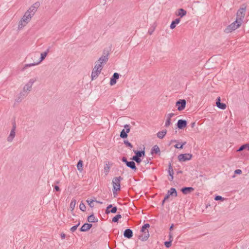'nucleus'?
<instances>
[{"label":"nucleus","mask_w":249,"mask_h":249,"mask_svg":"<svg viewBox=\"0 0 249 249\" xmlns=\"http://www.w3.org/2000/svg\"><path fill=\"white\" fill-rule=\"evenodd\" d=\"M100 73L101 71L93 68L91 75L92 80L96 79Z\"/></svg>","instance_id":"412c9836"},{"label":"nucleus","mask_w":249,"mask_h":249,"mask_svg":"<svg viewBox=\"0 0 249 249\" xmlns=\"http://www.w3.org/2000/svg\"><path fill=\"white\" fill-rule=\"evenodd\" d=\"M92 226L91 224L85 223L81 227L80 231H86L89 230Z\"/></svg>","instance_id":"f3484780"},{"label":"nucleus","mask_w":249,"mask_h":249,"mask_svg":"<svg viewBox=\"0 0 249 249\" xmlns=\"http://www.w3.org/2000/svg\"><path fill=\"white\" fill-rule=\"evenodd\" d=\"M220 97H219L216 99V106L220 109H225L226 108L225 104L220 102Z\"/></svg>","instance_id":"2eb2a0df"},{"label":"nucleus","mask_w":249,"mask_h":249,"mask_svg":"<svg viewBox=\"0 0 249 249\" xmlns=\"http://www.w3.org/2000/svg\"><path fill=\"white\" fill-rule=\"evenodd\" d=\"M186 102L185 99H179L177 101L176 106L178 107V110L181 111L184 109L186 107Z\"/></svg>","instance_id":"9d476101"},{"label":"nucleus","mask_w":249,"mask_h":249,"mask_svg":"<svg viewBox=\"0 0 249 249\" xmlns=\"http://www.w3.org/2000/svg\"><path fill=\"white\" fill-rule=\"evenodd\" d=\"M111 208H112V205L111 204H110L109 205L107 208V209L106 210V213H109V209Z\"/></svg>","instance_id":"a18cd8bd"},{"label":"nucleus","mask_w":249,"mask_h":249,"mask_svg":"<svg viewBox=\"0 0 249 249\" xmlns=\"http://www.w3.org/2000/svg\"><path fill=\"white\" fill-rule=\"evenodd\" d=\"M132 159L138 163H140L142 161V160L140 158H138L136 157L133 156Z\"/></svg>","instance_id":"58836bf2"},{"label":"nucleus","mask_w":249,"mask_h":249,"mask_svg":"<svg viewBox=\"0 0 249 249\" xmlns=\"http://www.w3.org/2000/svg\"><path fill=\"white\" fill-rule=\"evenodd\" d=\"M87 220L90 223L97 222L98 221V219L95 218L93 214L88 216Z\"/></svg>","instance_id":"b1692460"},{"label":"nucleus","mask_w":249,"mask_h":249,"mask_svg":"<svg viewBox=\"0 0 249 249\" xmlns=\"http://www.w3.org/2000/svg\"><path fill=\"white\" fill-rule=\"evenodd\" d=\"M149 227L150 225L148 223L144 224V225L142 227L141 231L142 232L143 234H142V235L139 236V239H140L142 241H146L149 237L148 230H147V228Z\"/></svg>","instance_id":"7ed1b4c3"},{"label":"nucleus","mask_w":249,"mask_h":249,"mask_svg":"<svg viewBox=\"0 0 249 249\" xmlns=\"http://www.w3.org/2000/svg\"><path fill=\"white\" fill-rule=\"evenodd\" d=\"M122 160L123 162H124L125 164H126V163L128 161H127L126 158H125L124 157H123L122 158Z\"/></svg>","instance_id":"603ef678"},{"label":"nucleus","mask_w":249,"mask_h":249,"mask_svg":"<svg viewBox=\"0 0 249 249\" xmlns=\"http://www.w3.org/2000/svg\"><path fill=\"white\" fill-rule=\"evenodd\" d=\"M192 158V155L189 153L181 154L178 156V160L180 162H183L190 160Z\"/></svg>","instance_id":"1a4fd4ad"},{"label":"nucleus","mask_w":249,"mask_h":249,"mask_svg":"<svg viewBox=\"0 0 249 249\" xmlns=\"http://www.w3.org/2000/svg\"><path fill=\"white\" fill-rule=\"evenodd\" d=\"M117 208L116 206L115 207H113L112 208V209L111 210H109V213H116V212H117Z\"/></svg>","instance_id":"79ce46f5"},{"label":"nucleus","mask_w":249,"mask_h":249,"mask_svg":"<svg viewBox=\"0 0 249 249\" xmlns=\"http://www.w3.org/2000/svg\"><path fill=\"white\" fill-rule=\"evenodd\" d=\"M36 81V79H31L29 80V81L28 82V84L31 85L33 86L34 82Z\"/></svg>","instance_id":"49530a36"},{"label":"nucleus","mask_w":249,"mask_h":249,"mask_svg":"<svg viewBox=\"0 0 249 249\" xmlns=\"http://www.w3.org/2000/svg\"><path fill=\"white\" fill-rule=\"evenodd\" d=\"M146 161H147V163H149V160H146Z\"/></svg>","instance_id":"0e129e2a"},{"label":"nucleus","mask_w":249,"mask_h":249,"mask_svg":"<svg viewBox=\"0 0 249 249\" xmlns=\"http://www.w3.org/2000/svg\"><path fill=\"white\" fill-rule=\"evenodd\" d=\"M49 51H50V49L48 48L45 52L41 53L39 60L37 62H34L33 63L26 64L24 67V68L30 67L32 66H34L37 65L39 64V63H40L45 58L47 55L49 53Z\"/></svg>","instance_id":"39448f33"},{"label":"nucleus","mask_w":249,"mask_h":249,"mask_svg":"<svg viewBox=\"0 0 249 249\" xmlns=\"http://www.w3.org/2000/svg\"><path fill=\"white\" fill-rule=\"evenodd\" d=\"M186 15V11L183 9L180 8L178 10V13L177 14V15L178 16H180V18L183 17L185 15Z\"/></svg>","instance_id":"393cba45"},{"label":"nucleus","mask_w":249,"mask_h":249,"mask_svg":"<svg viewBox=\"0 0 249 249\" xmlns=\"http://www.w3.org/2000/svg\"><path fill=\"white\" fill-rule=\"evenodd\" d=\"M104 169H105V171L106 172V174H107L108 173V172H109V166L107 164H106V166L104 167Z\"/></svg>","instance_id":"c03bdc74"},{"label":"nucleus","mask_w":249,"mask_h":249,"mask_svg":"<svg viewBox=\"0 0 249 249\" xmlns=\"http://www.w3.org/2000/svg\"><path fill=\"white\" fill-rule=\"evenodd\" d=\"M246 6L242 5V6L237 11L236 13V19L240 21L241 23L243 21L246 14Z\"/></svg>","instance_id":"423d86ee"},{"label":"nucleus","mask_w":249,"mask_h":249,"mask_svg":"<svg viewBox=\"0 0 249 249\" xmlns=\"http://www.w3.org/2000/svg\"><path fill=\"white\" fill-rule=\"evenodd\" d=\"M247 149L248 150H249V144L247 143L245 144H243L241 145L239 149H238V151H243L244 149Z\"/></svg>","instance_id":"bb28decb"},{"label":"nucleus","mask_w":249,"mask_h":249,"mask_svg":"<svg viewBox=\"0 0 249 249\" xmlns=\"http://www.w3.org/2000/svg\"><path fill=\"white\" fill-rule=\"evenodd\" d=\"M119 78V74L117 72L114 73L112 77L110 78V85L111 86L115 85L116 83L117 80H118Z\"/></svg>","instance_id":"9b49d317"},{"label":"nucleus","mask_w":249,"mask_h":249,"mask_svg":"<svg viewBox=\"0 0 249 249\" xmlns=\"http://www.w3.org/2000/svg\"><path fill=\"white\" fill-rule=\"evenodd\" d=\"M133 152L135 154V155L134 156V157H136L138 158H140L141 157H143L145 155V151L144 149L142 151L133 150Z\"/></svg>","instance_id":"a211bd4d"},{"label":"nucleus","mask_w":249,"mask_h":249,"mask_svg":"<svg viewBox=\"0 0 249 249\" xmlns=\"http://www.w3.org/2000/svg\"><path fill=\"white\" fill-rule=\"evenodd\" d=\"M174 115H175V114H174V113H169V114H168L167 118H169V119H171V118H172V117H173Z\"/></svg>","instance_id":"8fccbe9b"},{"label":"nucleus","mask_w":249,"mask_h":249,"mask_svg":"<svg viewBox=\"0 0 249 249\" xmlns=\"http://www.w3.org/2000/svg\"><path fill=\"white\" fill-rule=\"evenodd\" d=\"M154 28H153V29H150L149 30V31H148V34L149 35H152L153 32H154Z\"/></svg>","instance_id":"864d4df0"},{"label":"nucleus","mask_w":249,"mask_h":249,"mask_svg":"<svg viewBox=\"0 0 249 249\" xmlns=\"http://www.w3.org/2000/svg\"><path fill=\"white\" fill-rule=\"evenodd\" d=\"M54 189L56 192H59L60 191L59 187L57 185L54 186Z\"/></svg>","instance_id":"3c124183"},{"label":"nucleus","mask_w":249,"mask_h":249,"mask_svg":"<svg viewBox=\"0 0 249 249\" xmlns=\"http://www.w3.org/2000/svg\"><path fill=\"white\" fill-rule=\"evenodd\" d=\"M224 199V198L222 197L221 196H216L215 198V200H223Z\"/></svg>","instance_id":"37998d69"},{"label":"nucleus","mask_w":249,"mask_h":249,"mask_svg":"<svg viewBox=\"0 0 249 249\" xmlns=\"http://www.w3.org/2000/svg\"><path fill=\"white\" fill-rule=\"evenodd\" d=\"M61 237L62 239H64L66 237V235L64 233L61 234Z\"/></svg>","instance_id":"4d7b16f0"},{"label":"nucleus","mask_w":249,"mask_h":249,"mask_svg":"<svg viewBox=\"0 0 249 249\" xmlns=\"http://www.w3.org/2000/svg\"><path fill=\"white\" fill-rule=\"evenodd\" d=\"M177 127L179 129H183L187 125V121L185 120L180 119L178 120L177 124Z\"/></svg>","instance_id":"f8f14e48"},{"label":"nucleus","mask_w":249,"mask_h":249,"mask_svg":"<svg viewBox=\"0 0 249 249\" xmlns=\"http://www.w3.org/2000/svg\"><path fill=\"white\" fill-rule=\"evenodd\" d=\"M123 178L121 177H115L113 178L112 184H113V194L114 196L115 197L117 195V192L120 190L121 188V181L123 180Z\"/></svg>","instance_id":"f03ea898"},{"label":"nucleus","mask_w":249,"mask_h":249,"mask_svg":"<svg viewBox=\"0 0 249 249\" xmlns=\"http://www.w3.org/2000/svg\"><path fill=\"white\" fill-rule=\"evenodd\" d=\"M195 125V122L192 123L191 124V127H194Z\"/></svg>","instance_id":"bf43d9fd"},{"label":"nucleus","mask_w":249,"mask_h":249,"mask_svg":"<svg viewBox=\"0 0 249 249\" xmlns=\"http://www.w3.org/2000/svg\"><path fill=\"white\" fill-rule=\"evenodd\" d=\"M171 124V119H169V118H167V119H166V122H165V127H168V126H169Z\"/></svg>","instance_id":"ea45409f"},{"label":"nucleus","mask_w":249,"mask_h":249,"mask_svg":"<svg viewBox=\"0 0 249 249\" xmlns=\"http://www.w3.org/2000/svg\"><path fill=\"white\" fill-rule=\"evenodd\" d=\"M102 68H103V67L102 66V64L98 63V62L97 61L94 66V69L98 70V71H101Z\"/></svg>","instance_id":"c85d7f7f"},{"label":"nucleus","mask_w":249,"mask_h":249,"mask_svg":"<svg viewBox=\"0 0 249 249\" xmlns=\"http://www.w3.org/2000/svg\"><path fill=\"white\" fill-rule=\"evenodd\" d=\"M172 242V239L168 241H165L164 242V245H165V247L168 248H170L171 246Z\"/></svg>","instance_id":"72a5a7b5"},{"label":"nucleus","mask_w":249,"mask_h":249,"mask_svg":"<svg viewBox=\"0 0 249 249\" xmlns=\"http://www.w3.org/2000/svg\"><path fill=\"white\" fill-rule=\"evenodd\" d=\"M122 217V216L121 214H117L116 215V216H115L113 218H112V222H117L118 220L119 219H120Z\"/></svg>","instance_id":"2f4dec72"},{"label":"nucleus","mask_w":249,"mask_h":249,"mask_svg":"<svg viewBox=\"0 0 249 249\" xmlns=\"http://www.w3.org/2000/svg\"><path fill=\"white\" fill-rule=\"evenodd\" d=\"M77 169L81 172L83 170V161L81 160H79L77 164Z\"/></svg>","instance_id":"cd10ccee"},{"label":"nucleus","mask_w":249,"mask_h":249,"mask_svg":"<svg viewBox=\"0 0 249 249\" xmlns=\"http://www.w3.org/2000/svg\"><path fill=\"white\" fill-rule=\"evenodd\" d=\"M240 21L236 20L229 25L224 30V32L226 33H229L233 31H234L236 29L238 28L241 25Z\"/></svg>","instance_id":"20e7f679"},{"label":"nucleus","mask_w":249,"mask_h":249,"mask_svg":"<svg viewBox=\"0 0 249 249\" xmlns=\"http://www.w3.org/2000/svg\"><path fill=\"white\" fill-rule=\"evenodd\" d=\"M16 124L15 122L12 123V128L10 131V133L8 137H7V140L9 142H12L15 137L16 135Z\"/></svg>","instance_id":"6e6552de"},{"label":"nucleus","mask_w":249,"mask_h":249,"mask_svg":"<svg viewBox=\"0 0 249 249\" xmlns=\"http://www.w3.org/2000/svg\"><path fill=\"white\" fill-rule=\"evenodd\" d=\"M177 142V140H172L171 141V143L172 142Z\"/></svg>","instance_id":"052dcab7"},{"label":"nucleus","mask_w":249,"mask_h":249,"mask_svg":"<svg viewBox=\"0 0 249 249\" xmlns=\"http://www.w3.org/2000/svg\"><path fill=\"white\" fill-rule=\"evenodd\" d=\"M126 165L127 167H129L130 168H131L133 170H134L135 171H136L137 169L136 166V164L135 162L133 161H128L126 163Z\"/></svg>","instance_id":"aec40b11"},{"label":"nucleus","mask_w":249,"mask_h":249,"mask_svg":"<svg viewBox=\"0 0 249 249\" xmlns=\"http://www.w3.org/2000/svg\"><path fill=\"white\" fill-rule=\"evenodd\" d=\"M94 201V200H93L92 199H88L87 200V202L88 203L89 206L91 208H93L94 207V204H93Z\"/></svg>","instance_id":"c9c22d12"},{"label":"nucleus","mask_w":249,"mask_h":249,"mask_svg":"<svg viewBox=\"0 0 249 249\" xmlns=\"http://www.w3.org/2000/svg\"><path fill=\"white\" fill-rule=\"evenodd\" d=\"M194 189L191 187H184L181 188V191L184 195H187L193 192Z\"/></svg>","instance_id":"4468645a"},{"label":"nucleus","mask_w":249,"mask_h":249,"mask_svg":"<svg viewBox=\"0 0 249 249\" xmlns=\"http://www.w3.org/2000/svg\"><path fill=\"white\" fill-rule=\"evenodd\" d=\"M173 227H174V224H172V225L170 226V229H169L170 231H172V230H173Z\"/></svg>","instance_id":"13d9d810"},{"label":"nucleus","mask_w":249,"mask_h":249,"mask_svg":"<svg viewBox=\"0 0 249 249\" xmlns=\"http://www.w3.org/2000/svg\"><path fill=\"white\" fill-rule=\"evenodd\" d=\"M108 51L104 50L103 51V54L101 57L99 58V59L98 60V63H100L102 65L106 64L108 60Z\"/></svg>","instance_id":"0eeeda50"},{"label":"nucleus","mask_w":249,"mask_h":249,"mask_svg":"<svg viewBox=\"0 0 249 249\" xmlns=\"http://www.w3.org/2000/svg\"><path fill=\"white\" fill-rule=\"evenodd\" d=\"M167 194L169 196H174L175 197L177 196V192L175 188H171L167 192Z\"/></svg>","instance_id":"4be33fe9"},{"label":"nucleus","mask_w":249,"mask_h":249,"mask_svg":"<svg viewBox=\"0 0 249 249\" xmlns=\"http://www.w3.org/2000/svg\"><path fill=\"white\" fill-rule=\"evenodd\" d=\"M124 127L126 129V133H129L130 131L129 125L126 124V125H124Z\"/></svg>","instance_id":"de8ad7c7"},{"label":"nucleus","mask_w":249,"mask_h":249,"mask_svg":"<svg viewBox=\"0 0 249 249\" xmlns=\"http://www.w3.org/2000/svg\"><path fill=\"white\" fill-rule=\"evenodd\" d=\"M76 204V201L75 200H72L70 205V207L72 210H73Z\"/></svg>","instance_id":"f704fd0d"},{"label":"nucleus","mask_w":249,"mask_h":249,"mask_svg":"<svg viewBox=\"0 0 249 249\" xmlns=\"http://www.w3.org/2000/svg\"><path fill=\"white\" fill-rule=\"evenodd\" d=\"M166 200H164V199H163V200H162V205H163L164 203H165Z\"/></svg>","instance_id":"680f3d73"},{"label":"nucleus","mask_w":249,"mask_h":249,"mask_svg":"<svg viewBox=\"0 0 249 249\" xmlns=\"http://www.w3.org/2000/svg\"><path fill=\"white\" fill-rule=\"evenodd\" d=\"M79 209L83 212L85 211L86 207L85 204L83 203H81L79 205Z\"/></svg>","instance_id":"e433bc0d"},{"label":"nucleus","mask_w":249,"mask_h":249,"mask_svg":"<svg viewBox=\"0 0 249 249\" xmlns=\"http://www.w3.org/2000/svg\"><path fill=\"white\" fill-rule=\"evenodd\" d=\"M79 225H80V222H79L78 223L77 225L72 226L71 228V232L75 231H76V230L77 229V227L79 226Z\"/></svg>","instance_id":"4c0bfd02"},{"label":"nucleus","mask_w":249,"mask_h":249,"mask_svg":"<svg viewBox=\"0 0 249 249\" xmlns=\"http://www.w3.org/2000/svg\"><path fill=\"white\" fill-rule=\"evenodd\" d=\"M186 142H183L181 145H179V144H176L174 145V147L178 149H182L183 145H184L186 144Z\"/></svg>","instance_id":"473e14b6"},{"label":"nucleus","mask_w":249,"mask_h":249,"mask_svg":"<svg viewBox=\"0 0 249 249\" xmlns=\"http://www.w3.org/2000/svg\"><path fill=\"white\" fill-rule=\"evenodd\" d=\"M151 153L153 155L154 154L160 155V148L157 145H154L151 150Z\"/></svg>","instance_id":"6ab92c4d"},{"label":"nucleus","mask_w":249,"mask_h":249,"mask_svg":"<svg viewBox=\"0 0 249 249\" xmlns=\"http://www.w3.org/2000/svg\"><path fill=\"white\" fill-rule=\"evenodd\" d=\"M32 86L28 83L26 84V85L24 86L23 89L24 91H30L32 89Z\"/></svg>","instance_id":"c756f323"},{"label":"nucleus","mask_w":249,"mask_h":249,"mask_svg":"<svg viewBox=\"0 0 249 249\" xmlns=\"http://www.w3.org/2000/svg\"><path fill=\"white\" fill-rule=\"evenodd\" d=\"M166 133V130H163L162 131H160L157 133V137L160 139H162L165 136Z\"/></svg>","instance_id":"a878e982"},{"label":"nucleus","mask_w":249,"mask_h":249,"mask_svg":"<svg viewBox=\"0 0 249 249\" xmlns=\"http://www.w3.org/2000/svg\"><path fill=\"white\" fill-rule=\"evenodd\" d=\"M234 173L235 174H241L242 173V171L240 169H236L235 170Z\"/></svg>","instance_id":"09e8293b"},{"label":"nucleus","mask_w":249,"mask_h":249,"mask_svg":"<svg viewBox=\"0 0 249 249\" xmlns=\"http://www.w3.org/2000/svg\"><path fill=\"white\" fill-rule=\"evenodd\" d=\"M124 143L127 146L129 147L130 148H132V144L129 142L128 141L126 140L124 141Z\"/></svg>","instance_id":"a19ab883"},{"label":"nucleus","mask_w":249,"mask_h":249,"mask_svg":"<svg viewBox=\"0 0 249 249\" xmlns=\"http://www.w3.org/2000/svg\"><path fill=\"white\" fill-rule=\"evenodd\" d=\"M146 161H147V163H149V160H146Z\"/></svg>","instance_id":"69168bd1"},{"label":"nucleus","mask_w":249,"mask_h":249,"mask_svg":"<svg viewBox=\"0 0 249 249\" xmlns=\"http://www.w3.org/2000/svg\"><path fill=\"white\" fill-rule=\"evenodd\" d=\"M169 196H170L167 194L164 198V200H167L169 198Z\"/></svg>","instance_id":"5fc2aeb1"},{"label":"nucleus","mask_w":249,"mask_h":249,"mask_svg":"<svg viewBox=\"0 0 249 249\" xmlns=\"http://www.w3.org/2000/svg\"><path fill=\"white\" fill-rule=\"evenodd\" d=\"M96 202L98 203H100V204H102V202H100V201H96Z\"/></svg>","instance_id":"e2e57ef3"},{"label":"nucleus","mask_w":249,"mask_h":249,"mask_svg":"<svg viewBox=\"0 0 249 249\" xmlns=\"http://www.w3.org/2000/svg\"><path fill=\"white\" fill-rule=\"evenodd\" d=\"M168 172L169 175L170 176V177L168 179L170 181H172L174 179L173 175H174V170H173V167L172 166L171 163H169V164Z\"/></svg>","instance_id":"dca6fc26"},{"label":"nucleus","mask_w":249,"mask_h":249,"mask_svg":"<svg viewBox=\"0 0 249 249\" xmlns=\"http://www.w3.org/2000/svg\"><path fill=\"white\" fill-rule=\"evenodd\" d=\"M40 2L37 1L31 6L29 9L24 13L21 20L19 21L18 29H22L31 21L37 9L40 6Z\"/></svg>","instance_id":"f257e3e1"},{"label":"nucleus","mask_w":249,"mask_h":249,"mask_svg":"<svg viewBox=\"0 0 249 249\" xmlns=\"http://www.w3.org/2000/svg\"><path fill=\"white\" fill-rule=\"evenodd\" d=\"M173 240V237L172 236V233L171 232L169 233V240Z\"/></svg>","instance_id":"6e6d98bb"},{"label":"nucleus","mask_w":249,"mask_h":249,"mask_svg":"<svg viewBox=\"0 0 249 249\" xmlns=\"http://www.w3.org/2000/svg\"><path fill=\"white\" fill-rule=\"evenodd\" d=\"M180 21V18H177L175 20L172 21V22H171V24L170 25V28L171 29H174L176 27V25L178 24Z\"/></svg>","instance_id":"5701e85b"},{"label":"nucleus","mask_w":249,"mask_h":249,"mask_svg":"<svg viewBox=\"0 0 249 249\" xmlns=\"http://www.w3.org/2000/svg\"><path fill=\"white\" fill-rule=\"evenodd\" d=\"M124 236L128 239H130L133 236V231L130 229H126L124 232Z\"/></svg>","instance_id":"ddd939ff"},{"label":"nucleus","mask_w":249,"mask_h":249,"mask_svg":"<svg viewBox=\"0 0 249 249\" xmlns=\"http://www.w3.org/2000/svg\"><path fill=\"white\" fill-rule=\"evenodd\" d=\"M120 137L122 138H126L127 137V133H126V131H125L124 129H123L122 131L121 132L120 134Z\"/></svg>","instance_id":"7c9ffc66"}]
</instances>
